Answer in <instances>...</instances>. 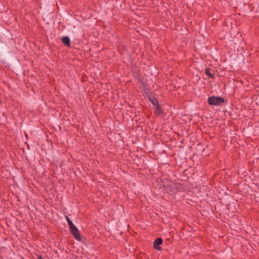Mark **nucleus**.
Returning a JSON list of instances; mask_svg holds the SVG:
<instances>
[{"label":"nucleus","instance_id":"obj_3","mask_svg":"<svg viewBox=\"0 0 259 259\" xmlns=\"http://www.w3.org/2000/svg\"><path fill=\"white\" fill-rule=\"evenodd\" d=\"M208 103L210 105H221L225 103V99L219 96H211L208 98Z\"/></svg>","mask_w":259,"mask_h":259},{"label":"nucleus","instance_id":"obj_11","mask_svg":"<svg viewBox=\"0 0 259 259\" xmlns=\"http://www.w3.org/2000/svg\"><path fill=\"white\" fill-rule=\"evenodd\" d=\"M252 10L259 13V4L257 6L255 5L253 6L252 8Z\"/></svg>","mask_w":259,"mask_h":259},{"label":"nucleus","instance_id":"obj_8","mask_svg":"<svg viewBox=\"0 0 259 259\" xmlns=\"http://www.w3.org/2000/svg\"><path fill=\"white\" fill-rule=\"evenodd\" d=\"M205 73L207 75V76H209V77H210L211 78H214V75H215V74L214 73H211L210 72V69L209 68H206L205 70Z\"/></svg>","mask_w":259,"mask_h":259},{"label":"nucleus","instance_id":"obj_7","mask_svg":"<svg viewBox=\"0 0 259 259\" xmlns=\"http://www.w3.org/2000/svg\"><path fill=\"white\" fill-rule=\"evenodd\" d=\"M162 244V239L160 238H157L155 240L153 243V246L155 249L160 250L161 247L160 245Z\"/></svg>","mask_w":259,"mask_h":259},{"label":"nucleus","instance_id":"obj_2","mask_svg":"<svg viewBox=\"0 0 259 259\" xmlns=\"http://www.w3.org/2000/svg\"><path fill=\"white\" fill-rule=\"evenodd\" d=\"M243 58V55L241 53L239 54H232L230 56V60L228 62V65H230V66H234V67H236V66L240 64L241 62L242 59Z\"/></svg>","mask_w":259,"mask_h":259},{"label":"nucleus","instance_id":"obj_5","mask_svg":"<svg viewBox=\"0 0 259 259\" xmlns=\"http://www.w3.org/2000/svg\"><path fill=\"white\" fill-rule=\"evenodd\" d=\"M165 155H167L166 152L165 150H163V169H165V175H167L171 171V168L170 162L166 157Z\"/></svg>","mask_w":259,"mask_h":259},{"label":"nucleus","instance_id":"obj_10","mask_svg":"<svg viewBox=\"0 0 259 259\" xmlns=\"http://www.w3.org/2000/svg\"><path fill=\"white\" fill-rule=\"evenodd\" d=\"M166 89L170 92L171 90H174V88H175L173 84H169L168 85H166Z\"/></svg>","mask_w":259,"mask_h":259},{"label":"nucleus","instance_id":"obj_14","mask_svg":"<svg viewBox=\"0 0 259 259\" xmlns=\"http://www.w3.org/2000/svg\"><path fill=\"white\" fill-rule=\"evenodd\" d=\"M227 251L229 252V253H230V252H231V251H230V250L229 249H228L227 250Z\"/></svg>","mask_w":259,"mask_h":259},{"label":"nucleus","instance_id":"obj_4","mask_svg":"<svg viewBox=\"0 0 259 259\" xmlns=\"http://www.w3.org/2000/svg\"><path fill=\"white\" fill-rule=\"evenodd\" d=\"M227 209L231 212H234L239 207L237 200L230 199L228 203L226 205Z\"/></svg>","mask_w":259,"mask_h":259},{"label":"nucleus","instance_id":"obj_13","mask_svg":"<svg viewBox=\"0 0 259 259\" xmlns=\"http://www.w3.org/2000/svg\"><path fill=\"white\" fill-rule=\"evenodd\" d=\"M153 105H156V108H158V104H157V101H156V100H155V101H154H154H153Z\"/></svg>","mask_w":259,"mask_h":259},{"label":"nucleus","instance_id":"obj_6","mask_svg":"<svg viewBox=\"0 0 259 259\" xmlns=\"http://www.w3.org/2000/svg\"><path fill=\"white\" fill-rule=\"evenodd\" d=\"M69 229L75 238L77 240H79L80 237L77 228L73 225L72 227H70Z\"/></svg>","mask_w":259,"mask_h":259},{"label":"nucleus","instance_id":"obj_12","mask_svg":"<svg viewBox=\"0 0 259 259\" xmlns=\"http://www.w3.org/2000/svg\"><path fill=\"white\" fill-rule=\"evenodd\" d=\"M66 220L67 221L69 228L72 227V226L74 225L73 223L71 222V221L69 219V218L68 217H66Z\"/></svg>","mask_w":259,"mask_h":259},{"label":"nucleus","instance_id":"obj_9","mask_svg":"<svg viewBox=\"0 0 259 259\" xmlns=\"http://www.w3.org/2000/svg\"><path fill=\"white\" fill-rule=\"evenodd\" d=\"M62 41L65 45H69L70 44V39L68 37H64L62 38Z\"/></svg>","mask_w":259,"mask_h":259},{"label":"nucleus","instance_id":"obj_1","mask_svg":"<svg viewBox=\"0 0 259 259\" xmlns=\"http://www.w3.org/2000/svg\"><path fill=\"white\" fill-rule=\"evenodd\" d=\"M176 188V184L172 181L168 179L163 180V191H165L164 193H173Z\"/></svg>","mask_w":259,"mask_h":259}]
</instances>
